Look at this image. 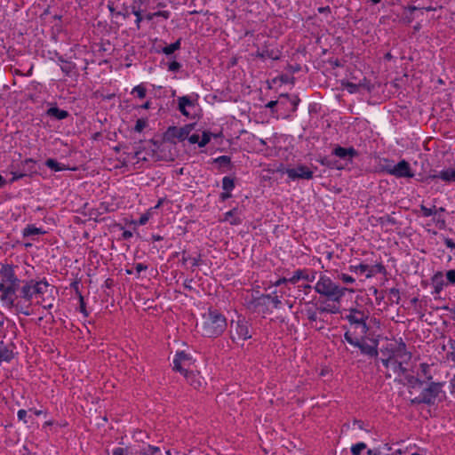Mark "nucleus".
<instances>
[{"instance_id":"f257e3e1","label":"nucleus","mask_w":455,"mask_h":455,"mask_svg":"<svg viewBox=\"0 0 455 455\" xmlns=\"http://www.w3.org/2000/svg\"><path fill=\"white\" fill-rule=\"evenodd\" d=\"M227 325L225 315L219 310L210 307L207 313L203 314L196 328L204 337L217 338L225 331Z\"/></svg>"},{"instance_id":"f03ea898","label":"nucleus","mask_w":455,"mask_h":455,"mask_svg":"<svg viewBox=\"0 0 455 455\" xmlns=\"http://www.w3.org/2000/svg\"><path fill=\"white\" fill-rule=\"evenodd\" d=\"M315 291L328 298L330 300L339 302L341 298L345 295L347 288H341L334 283L331 279L326 275H321L318 282L314 287Z\"/></svg>"},{"instance_id":"7ed1b4c3","label":"nucleus","mask_w":455,"mask_h":455,"mask_svg":"<svg viewBox=\"0 0 455 455\" xmlns=\"http://www.w3.org/2000/svg\"><path fill=\"white\" fill-rule=\"evenodd\" d=\"M251 324L244 318L238 316L237 320H232L230 323V338L233 342H243L251 338Z\"/></svg>"},{"instance_id":"20e7f679","label":"nucleus","mask_w":455,"mask_h":455,"mask_svg":"<svg viewBox=\"0 0 455 455\" xmlns=\"http://www.w3.org/2000/svg\"><path fill=\"white\" fill-rule=\"evenodd\" d=\"M443 383L441 382H434L430 381L428 387L421 392V394L411 399V403L412 404H420L425 403L427 405H433L435 403V398L441 393Z\"/></svg>"},{"instance_id":"39448f33","label":"nucleus","mask_w":455,"mask_h":455,"mask_svg":"<svg viewBox=\"0 0 455 455\" xmlns=\"http://www.w3.org/2000/svg\"><path fill=\"white\" fill-rule=\"evenodd\" d=\"M196 124H188L183 127L178 128L177 126H169L165 132L163 134V140L176 144L175 139L180 141L185 140L192 130H194Z\"/></svg>"},{"instance_id":"423d86ee","label":"nucleus","mask_w":455,"mask_h":455,"mask_svg":"<svg viewBox=\"0 0 455 455\" xmlns=\"http://www.w3.org/2000/svg\"><path fill=\"white\" fill-rule=\"evenodd\" d=\"M349 315L346 316V319L350 324H357L362 328V333L366 334L369 331V326L366 323V320L369 318V312H364L357 308H350Z\"/></svg>"},{"instance_id":"0eeeda50","label":"nucleus","mask_w":455,"mask_h":455,"mask_svg":"<svg viewBox=\"0 0 455 455\" xmlns=\"http://www.w3.org/2000/svg\"><path fill=\"white\" fill-rule=\"evenodd\" d=\"M20 284V280L17 279L15 282H11L8 283H0V292H1V300L6 302L9 307L14 306V299L12 298L15 295L16 291L19 290Z\"/></svg>"},{"instance_id":"6e6552de","label":"nucleus","mask_w":455,"mask_h":455,"mask_svg":"<svg viewBox=\"0 0 455 455\" xmlns=\"http://www.w3.org/2000/svg\"><path fill=\"white\" fill-rule=\"evenodd\" d=\"M344 339L351 345L358 347L362 354L367 355L371 357H376L378 355L377 344L375 346L369 345L364 341L355 339L352 338L349 331L345 332Z\"/></svg>"},{"instance_id":"1a4fd4ad","label":"nucleus","mask_w":455,"mask_h":455,"mask_svg":"<svg viewBox=\"0 0 455 455\" xmlns=\"http://www.w3.org/2000/svg\"><path fill=\"white\" fill-rule=\"evenodd\" d=\"M332 155L339 158V163L344 162L342 164L345 168L347 164H352L353 158L358 156L359 154L353 147L343 148L338 145L332 150Z\"/></svg>"},{"instance_id":"9d476101","label":"nucleus","mask_w":455,"mask_h":455,"mask_svg":"<svg viewBox=\"0 0 455 455\" xmlns=\"http://www.w3.org/2000/svg\"><path fill=\"white\" fill-rule=\"evenodd\" d=\"M387 173L396 178H412L414 173L411 171L410 164L405 160H401L391 168H386Z\"/></svg>"},{"instance_id":"9b49d317","label":"nucleus","mask_w":455,"mask_h":455,"mask_svg":"<svg viewBox=\"0 0 455 455\" xmlns=\"http://www.w3.org/2000/svg\"><path fill=\"white\" fill-rule=\"evenodd\" d=\"M285 173L293 180L297 179L310 180L313 178V172L303 164H299L296 168H288L285 170Z\"/></svg>"},{"instance_id":"f8f14e48","label":"nucleus","mask_w":455,"mask_h":455,"mask_svg":"<svg viewBox=\"0 0 455 455\" xmlns=\"http://www.w3.org/2000/svg\"><path fill=\"white\" fill-rule=\"evenodd\" d=\"M14 348L13 343L6 344L3 340L0 341V363H10L14 358Z\"/></svg>"},{"instance_id":"ddd939ff","label":"nucleus","mask_w":455,"mask_h":455,"mask_svg":"<svg viewBox=\"0 0 455 455\" xmlns=\"http://www.w3.org/2000/svg\"><path fill=\"white\" fill-rule=\"evenodd\" d=\"M0 277L1 283L5 284L11 282H15V280L19 279L14 273V267L9 264L2 265L0 269Z\"/></svg>"},{"instance_id":"4468645a","label":"nucleus","mask_w":455,"mask_h":455,"mask_svg":"<svg viewBox=\"0 0 455 455\" xmlns=\"http://www.w3.org/2000/svg\"><path fill=\"white\" fill-rule=\"evenodd\" d=\"M184 376L188 383L195 389H199L204 384H205L204 378L200 376L199 372L195 373L193 371H186Z\"/></svg>"},{"instance_id":"2eb2a0df","label":"nucleus","mask_w":455,"mask_h":455,"mask_svg":"<svg viewBox=\"0 0 455 455\" xmlns=\"http://www.w3.org/2000/svg\"><path fill=\"white\" fill-rule=\"evenodd\" d=\"M316 272H313L312 275L307 274V269H297L293 272V275L289 278V282L296 283L299 280L303 279L307 282H313L315 279Z\"/></svg>"},{"instance_id":"dca6fc26","label":"nucleus","mask_w":455,"mask_h":455,"mask_svg":"<svg viewBox=\"0 0 455 455\" xmlns=\"http://www.w3.org/2000/svg\"><path fill=\"white\" fill-rule=\"evenodd\" d=\"M430 180L441 179L445 182H455V169L448 168L439 172L437 174H431L427 177Z\"/></svg>"},{"instance_id":"f3484780","label":"nucleus","mask_w":455,"mask_h":455,"mask_svg":"<svg viewBox=\"0 0 455 455\" xmlns=\"http://www.w3.org/2000/svg\"><path fill=\"white\" fill-rule=\"evenodd\" d=\"M254 56L261 60L269 58L274 60H277L280 59V52L278 50H269L267 46H265V49H263L262 51L258 49Z\"/></svg>"},{"instance_id":"a211bd4d","label":"nucleus","mask_w":455,"mask_h":455,"mask_svg":"<svg viewBox=\"0 0 455 455\" xmlns=\"http://www.w3.org/2000/svg\"><path fill=\"white\" fill-rule=\"evenodd\" d=\"M33 280L24 282L23 286L20 288V298L30 302L33 296L35 295V293L33 292Z\"/></svg>"},{"instance_id":"6ab92c4d","label":"nucleus","mask_w":455,"mask_h":455,"mask_svg":"<svg viewBox=\"0 0 455 455\" xmlns=\"http://www.w3.org/2000/svg\"><path fill=\"white\" fill-rule=\"evenodd\" d=\"M46 115L51 117H54L57 120H62L67 118L69 114L68 111L59 108L58 107H52L46 110Z\"/></svg>"},{"instance_id":"aec40b11","label":"nucleus","mask_w":455,"mask_h":455,"mask_svg":"<svg viewBox=\"0 0 455 455\" xmlns=\"http://www.w3.org/2000/svg\"><path fill=\"white\" fill-rule=\"evenodd\" d=\"M33 292L35 293V295L38 296L43 295L46 291V289L49 287V283L46 281L45 278L40 281L33 280Z\"/></svg>"},{"instance_id":"412c9836","label":"nucleus","mask_w":455,"mask_h":455,"mask_svg":"<svg viewBox=\"0 0 455 455\" xmlns=\"http://www.w3.org/2000/svg\"><path fill=\"white\" fill-rule=\"evenodd\" d=\"M432 283L435 286V293H440L441 291L443 288L444 281H443V275L442 272L438 271L436 272L433 277L431 278Z\"/></svg>"},{"instance_id":"4be33fe9","label":"nucleus","mask_w":455,"mask_h":455,"mask_svg":"<svg viewBox=\"0 0 455 455\" xmlns=\"http://www.w3.org/2000/svg\"><path fill=\"white\" fill-rule=\"evenodd\" d=\"M319 162L321 164L327 166L331 169H337V170H342L344 169V165L342 163H339V161L336 159H331L328 156L322 157Z\"/></svg>"},{"instance_id":"5701e85b","label":"nucleus","mask_w":455,"mask_h":455,"mask_svg":"<svg viewBox=\"0 0 455 455\" xmlns=\"http://www.w3.org/2000/svg\"><path fill=\"white\" fill-rule=\"evenodd\" d=\"M258 305H263L266 304V300H271L275 308H280L281 307V300L277 296L272 297L270 294H262L258 299Z\"/></svg>"},{"instance_id":"b1692460","label":"nucleus","mask_w":455,"mask_h":455,"mask_svg":"<svg viewBox=\"0 0 455 455\" xmlns=\"http://www.w3.org/2000/svg\"><path fill=\"white\" fill-rule=\"evenodd\" d=\"M45 165L55 171V172H60V171H63V170H71L70 168H68L66 167L65 165H61L57 160L53 159V158H49L45 161ZM72 170H75V168H73Z\"/></svg>"},{"instance_id":"393cba45","label":"nucleus","mask_w":455,"mask_h":455,"mask_svg":"<svg viewBox=\"0 0 455 455\" xmlns=\"http://www.w3.org/2000/svg\"><path fill=\"white\" fill-rule=\"evenodd\" d=\"M181 44V38H179L174 43L164 47L162 49V52L164 53L166 56L172 55L175 51L180 49Z\"/></svg>"},{"instance_id":"a878e982","label":"nucleus","mask_w":455,"mask_h":455,"mask_svg":"<svg viewBox=\"0 0 455 455\" xmlns=\"http://www.w3.org/2000/svg\"><path fill=\"white\" fill-rule=\"evenodd\" d=\"M179 107L178 108H182V107L186 108H195L196 105V100H192L189 96H182L178 99Z\"/></svg>"},{"instance_id":"bb28decb","label":"nucleus","mask_w":455,"mask_h":455,"mask_svg":"<svg viewBox=\"0 0 455 455\" xmlns=\"http://www.w3.org/2000/svg\"><path fill=\"white\" fill-rule=\"evenodd\" d=\"M45 234V231L42 228H36L32 225H28L27 228L23 230V236H30V235H43Z\"/></svg>"},{"instance_id":"cd10ccee","label":"nucleus","mask_w":455,"mask_h":455,"mask_svg":"<svg viewBox=\"0 0 455 455\" xmlns=\"http://www.w3.org/2000/svg\"><path fill=\"white\" fill-rule=\"evenodd\" d=\"M213 163L218 164L220 168L232 166L231 158L228 156H220L213 160Z\"/></svg>"},{"instance_id":"c85d7f7f","label":"nucleus","mask_w":455,"mask_h":455,"mask_svg":"<svg viewBox=\"0 0 455 455\" xmlns=\"http://www.w3.org/2000/svg\"><path fill=\"white\" fill-rule=\"evenodd\" d=\"M316 309L320 312V313H331V314H337L339 312V307H336V306H331V305H327V306H323V303H321L320 306H317L316 307Z\"/></svg>"},{"instance_id":"c756f323","label":"nucleus","mask_w":455,"mask_h":455,"mask_svg":"<svg viewBox=\"0 0 455 455\" xmlns=\"http://www.w3.org/2000/svg\"><path fill=\"white\" fill-rule=\"evenodd\" d=\"M375 273L385 274L386 273L385 267L381 263H379L375 266L370 267V270H369V273L366 275V277L367 278L371 277L374 275Z\"/></svg>"},{"instance_id":"7c9ffc66","label":"nucleus","mask_w":455,"mask_h":455,"mask_svg":"<svg viewBox=\"0 0 455 455\" xmlns=\"http://www.w3.org/2000/svg\"><path fill=\"white\" fill-rule=\"evenodd\" d=\"M131 9H132V13L136 16V20H135L136 27H137L138 29H140V23H141V21L144 19V17L141 14V11H140V8L136 7L135 5H132L131 7Z\"/></svg>"},{"instance_id":"2f4dec72","label":"nucleus","mask_w":455,"mask_h":455,"mask_svg":"<svg viewBox=\"0 0 455 455\" xmlns=\"http://www.w3.org/2000/svg\"><path fill=\"white\" fill-rule=\"evenodd\" d=\"M235 188V180L230 177H224L222 179V188L225 191H231Z\"/></svg>"},{"instance_id":"473e14b6","label":"nucleus","mask_w":455,"mask_h":455,"mask_svg":"<svg viewBox=\"0 0 455 455\" xmlns=\"http://www.w3.org/2000/svg\"><path fill=\"white\" fill-rule=\"evenodd\" d=\"M76 68V66L75 63L70 61H65V64H62L60 66V69L63 73H65L67 76H71L72 72Z\"/></svg>"},{"instance_id":"72a5a7b5","label":"nucleus","mask_w":455,"mask_h":455,"mask_svg":"<svg viewBox=\"0 0 455 455\" xmlns=\"http://www.w3.org/2000/svg\"><path fill=\"white\" fill-rule=\"evenodd\" d=\"M399 356L407 355V359L410 360L411 358V354L406 351V345L403 341H401L395 350Z\"/></svg>"},{"instance_id":"f704fd0d","label":"nucleus","mask_w":455,"mask_h":455,"mask_svg":"<svg viewBox=\"0 0 455 455\" xmlns=\"http://www.w3.org/2000/svg\"><path fill=\"white\" fill-rule=\"evenodd\" d=\"M212 136V133L209 131L203 132L202 139L199 142V147L204 148L205 147L211 140V138Z\"/></svg>"},{"instance_id":"c9c22d12","label":"nucleus","mask_w":455,"mask_h":455,"mask_svg":"<svg viewBox=\"0 0 455 455\" xmlns=\"http://www.w3.org/2000/svg\"><path fill=\"white\" fill-rule=\"evenodd\" d=\"M366 449V444L364 443H358L356 444L352 445L351 453L352 455H361L362 451Z\"/></svg>"},{"instance_id":"e433bc0d","label":"nucleus","mask_w":455,"mask_h":455,"mask_svg":"<svg viewBox=\"0 0 455 455\" xmlns=\"http://www.w3.org/2000/svg\"><path fill=\"white\" fill-rule=\"evenodd\" d=\"M342 85L347 90L349 93H355L359 91L360 87L358 84H354L352 82L342 83Z\"/></svg>"},{"instance_id":"4c0bfd02","label":"nucleus","mask_w":455,"mask_h":455,"mask_svg":"<svg viewBox=\"0 0 455 455\" xmlns=\"http://www.w3.org/2000/svg\"><path fill=\"white\" fill-rule=\"evenodd\" d=\"M405 378H406L408 383L411 386V387H415L416 385L417 386L423 385V381L417 377H414L412 375H407Z\"/></svg>"},{"instance_id":"58836bf2","label":"nucleus","mask_w":455,"mask_h":455,"mask_svg":"<svg viewBox=\"0 0 455 455\" xmlns=\"http://www.w3.org/2000/svg\"><path fill=\"white\" fill-rule=\"evenodd\" d=\"M419 367H420L422 373L426 376L427 380L431 381L433 379V376L429 373V368H430L429 364H427L426 363H420Z\"/></svg>"},{"instance_id":"ea45409f","label":"nucleus","mask_w":455,"mask_h":455,"mask_svg":"<svg viewBox=\"0 0 455 455\" xmlns=\"http://www.w3.org/2000/svg\"><path fill=\"white\" fill-rule=\"evenodd\" d=\"M358 84L360 88L365 89L369 92H371L373 88V86L366 77H363L362 80H360Z\"/></svg>"},{"instance_id":"a19ab883","label":"nucleus","mask_w":455,"mask_h":455,"mask_svg":"<svg viewBox=\"0 0 455 455\" xmlns=\"http://www.w3.org/2000/svg\"><path fill=\"white\" fill-rule=\"evenodd\" d=\"M277 79L280 80L283 84H294L295 81V78L293 76H290L286 74H283L279 77L275 78L273 82L275 83Z\"/></svg>"},{"instance_id":"79ce46f5","label":"nucleus","mask_w":455,"mask_h":455,"mask_svg":"<svg viewBox=\"0 0 455 455\" xmlns=\"http://www.w3.org/2000/svg\"><path fill=\"white\" fill-rule=\"evenodd\" d=\"M147 124H148L147 119H144V118L138 119L136 122L135 127H134V131L137 132H141L143 131V129L147 126Z\"/></svg>"},{"instance_id":"37998d69","label":"nucleus","mask_w":455,"mask_h":455,"mask_svg":"<svg viewBox=\"0 0 455 455\" xmlns=\"http://www.w3.org/2000/svg\"><path fill=\"white\" fill-rule=\"evenodd\" d=\"M350 270L353 271V272H357V271H360L361 273H364L366 271L369 272L370 270V266L367 265V264H359L357 266H351L350 267Z\"/></svg>"},{"instance_id":"c03bdc74","label":"nucleus","mask_w":455,"mask_h":455,"mask_svg":"<svg viewBox=\"0 0 455 455\" xmlns=\"http://www.w3.org/2000/svg\"><path fill=\"white\" fill-rule=\"evenodd\" d=\"M132 92H135L137 93V96L140 98V99H144L146 97V92H147V90L144 86L142 85H137L133 88V91Z\"/></svg>"},{"instance_id":"a18cd8bd","label":"nucleus","mask_w":455,"mask_h":455,"mask_svg":"<svg viewBox=\"0 0 455 455\" xmlns=\"http://www.w3.org/2000/svg\"><path fill=\"white\" fill-rule=\"evenodd\" d=\"M389 294L391 296V299L393 302H395L396 304L399 303L400 300V291L397 288H391L389 290Z\"/></svg>"},{"instance_id":"49530a36","label":"nucleus","mask_w":455,"mask_h":455,"mask_svg":"<svg viewBox=\"0 0 455 455\" xmlns=\"http://www.w3.org/2000/svg\"><path fill=\"white\" fill-rule=\"evenodd\" d=\"M149 142L153 145L152 152L154 155H156L158 151L161 150L160 149L161 146L163 145V142H164V140L159 141L157 140L152 139L149 140Z\"/></svg>"},{"instance_id":"de8ad7c7","label":"nucleus","mask_w":455,"mask_h":455,"mask_svg":"<svg viewBox=\"0 0 455 455\" xmlns=\"http://www.w3.org/2000/svg\"><path fill=\"white\" fill-rule=\"evenodd\" d=\"M181 361H180V359L178 358H174L173 360V370L176 371H180L181 372L182 374L185 375V372L188 371L187 370H185L182 365H181Z\"/></svg>"},{"instance_id":"09e8293b","label":"nucleus","mask_w":455,"mask_h":455,"mask_svg":"<svg viewBox=\"0 0 455 455\" xmlns=\"http://www.w3.org/2000/svg\"><path fill=\"white\" fill-rule=\"evenodd\" d=\"M379 223L380 224H385V223H388V224H391V225H395L396 224V220L390 216V215H386V216H383V217H380L379 218Z\"/></svg>"},{"instance_id":"8fccbe9b","label":"nucleus","mask_w":455,"mask_h":455,"mask_svg":"<svg viewBox=\"0 0 455 455\" xmlns=\"http://www.w3.org/2000/svg\"><path fill=\"white\" fill-rule=\"evenodd\" d=\"M12 179L10 180V183H13L15 182L16 180L27 176V172H12Z\"/></svg>"},{"instance_id":"3c124183","label":"nucleus","mask_w":455,"mask_h":455,"mask_svg":"<svg viewBox=\"0 0 455 455\" xmlns=\"http://www.w3.org/2000/svg\"><path fill=\"white\" fill-rule=\"evenodd\" d=\"M79 310L84 316L88 315V312L86 311L85 307V302L81 293H79Z\"/></svg>"},{"instance_id":"603ef678","label":"nucleus","mask_w":455,"mask_h":455,"mask_svg":"<svg viewBox=\"0 0 455 455\" xmlns=\"http://www.w3.org/2000/svg\"><path fill=\"white\" fill-rule=\"evenodd\" d=\"M36 162L32 159V158H27L25 159L22 163H21V165H22V171L27 172H33L32 171V167H28V169H26V166H29L30 164H35Z\"/></svg>"},{"instance_id":"864d4df0","label":"nucleus","mask_w":455,"mask_h":455,"mask_svg":"<svg viewBox=\"0 0 455 455\" xmlns=\"http://www.w3.org/2000/svg\"><path fill=\"white\" fill-rule=\"evenodd\" d=\"M181 64L176 60H173L168 64V70L172 72H177L180 69Z\"/></svg>"},{"instance_id":"5fc2aeb1","label":"nucleus","mask_w":455,"mask_h":455,"mask_svg":"<svg viewBox=\"0 0 455 455\" xmlns=\"http://www.w3.org/2000/svg\"><path fill=\"white\" fill-rule=\"evenodd\" d=\"M307 319L311 322H315L317 320L316 311L311 308L306 310Z\"/></svg>"},{"instance_id":"6e6d98bb","label":"nucleus","mask_w":455,"mask_h":455,"mask_svg":"<svg viewBox=\"0 0 455 455\" xmlns=\"http://www.w3.org/2000/svg\"><path fill=\"white\" fill-rule=\"evenodd\" d=\"M420 211L422 212V214L424 217H429L435 214V212L431 208L426 207L424 204L420 205Z\"/></svg>"},{"instance_id":"4d7b16f0","label":"nucleus","mask_w":455,"mask_h":455,"mask_svg":"<svg viewBox=\"0 0 455 455\" xmlns=\"http://www.w3.org/2000/svg\"><path fill=\"white\" fill-rule=\"evenodd\" d=\"M446 278L449 283L455 284V270H448L446 273Z\"/></svg>"},{"instance_id":"13d9d810","label":"nucleus","mask_w":455,"mask_h":455,"mask_svg":"<svg viewBox=\"0 0 455 455\" xmlns=\"http://www.w3.org/2000/svg\"><path fill=\"white\" fill-rule=\"evenodd\" d=\"M175 357L180 359V361H181V362H186V361H189L190 360L189 355H188L184 351L177 352Z\"/></svg>"},{"instance_id":"bf43d9fd","label":"nucleus","mask_w":455,"mask_h":455,"mask_svg":"<svg viewBox=\"0 0 455 455\" xmlns=\"http://www.w3.org/2000/svg\"><path fill=\"white\" fill-rule=\"evenodd\" d=\"M108 206H109V205H108V204H106V203H102V204H100V206H99V207H97V211H98V212H99L100 214H101V215H102V214H104V213H106V212H108L110 211V209H109V207H108Z\"/></svg>"},{"instance_id":"052dcab7","label":"nucleus","mask_w":455,"mask_h":455,"mask_svg":"<svg viewBox=\"0 0 455 455\" xmlns=\"http://www.w3.org/2000/svg\"><path fill=\"white\" fill-rule=\"evenodd\" d=\"M12 307H15V309H16V311L18 313H21V314H23L25 315H30L29 311L25 310L24 307H22L20 302L14 303V306Z\"/></svg>"},{"instance_id":"680f3d73","label":"nucleus","mask_w":455,"mask_h":455,"mask_svg":"<svg viewBox=\"0 0 455 455\" xmlns=\"http://www.w3.org/2000/svg\"><path fill=\"white\" fill-rule=\"evenodd\" d=\"M339 278H340L344 283H355V279H354L352 276H350V275H347V274H341V275H339Z\"/></svg>"},{"instance_id":"e2e57ef3","label":"nucleus","mask_w":455,"mask_h":455,"mask_svg":"<svg viewBox=\"0 0 455 455\" xmlns=\"http://www.w3.org/2000/svg\"><path fill=\"white\" fill-rule=\"evenodd\" d=\"M395 368L397 369L401 373L404 374L407 371V369L403 367V363L395 360L394 362Z\"/></svg>"},{"instance_id":"0e129e2a","label":"nucleus","mask_w":455,"mask_h":455,"mask_svg":"<svg viewBox=\"0 0 455 455\" xmlns=\"http://www.w3.org/2000/svg\"><path fill=\"white\" fill-rule=\"evenodd\" d=\"M188 140L189 141V143L191 144H196L197 143L199 145V142H200V137L198 134H192L191 136H188Z\"/></svg>"},{"instance_id":"69168bd1","label":"nucleus","mask_w":455,"mask_h":455,"mask_svg":"<svg viewBox=\"0 0 455 455\" xmlns=\"http://www.w3.org/2000/svg\"><path fill=\"white\" fill-rule=\"evenodd\" d=\"M158 451H159V448L158 447L148 445V451H145V454L146 455H154L155 453H156Z\"/></svg>"},{"instance_id":"338daca9","label":"nucleus","mask_w":455,"mask_h":455,"mask_svg":"<svg viewBox=\"0 0 455 455\" xmlns=\"http://www.w3.org/2000/svg\"><path fill=\"white\" fill-rule=\"evenodd\" d=\"M287 69L291 72V73H296V72H299L300 71L301 69V67L299 64H296V65H288L287 66Z\"/></svg>"},{"instance_id":"774afa93","label":"nucleus","mask_w":455,"mask_h":455,"mask_svg":"<svg viewBox=\"0 0 455 455\" xmlns=\"http://www.w3.org/2000/svg\"><path fill=\"white\" fill-rule=\"evenodd\" d=\"M444 243L448 248L455 249V242L451 238H445Z\"/></svg>"}]
</instances>
